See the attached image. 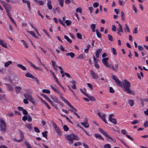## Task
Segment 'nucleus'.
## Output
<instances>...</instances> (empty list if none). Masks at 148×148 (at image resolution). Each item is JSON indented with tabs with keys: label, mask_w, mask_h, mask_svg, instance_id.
<instances>
[{
	"label": "nucleus",
	"mask_w": 148,
	"mask_h": 148,
	"mask_svg": "<svg viewBox=\"0 0 148 148\" xmlns=\"http://www.w3.org/2000/svg\"><path fill=\"white\" fill-rule=\"evenodd\" d=\"M128 103L131 106H132L134 105V101L132 100L129 99L128 100Z\"/></svg>",
	"instance_id": "obj_38"
},
{
	"label": "nucleus",
	"mask_w": 148,
	"mask_h": 148,
	"mask_svg": "<svg viewBox=\"0 0 148 148\" xmlns=\"http://www.w3.org/2000/svg\"><path fill=\"white\" fill-rule=\"evenodd\" d=\"M47 6L49 10H51L52 8V6L51 5V0H47Z\"/></svg>",
	"instance_id": "obj_11"
},
{
	"label": "nucleus",
	"mask_w": 148,
	"mask_h": 148,
	"mask_svg": "<svg viewBox=\"0 0 148 148\" xmlns=\"http://www.w3.org/2000/svg\"><path fill=\"white\" fill-rule=\"evenodd\" d=\"M116 84L119 86L121 87L122 86V84L121 81H120L118 78H117L116 81Z\"/></svg>",
	"instance_id": "obj_17"
},
{
	"label": "nucleus",
	"mask_w": 148,
	"mask_h": 148,
	"mask_svg": "<svg viewBox=\"0 0 148 148\" xmlns=\"http://www.w3.org/2000/svg\"><path fill=\"white\" fill-rule=\"evenodd\" d=\"M43 103L45 104V105L47 107V108L49 109H51V108L49 106V105H48V104L47 103H46L45 101H43Z\"/></svg>",
	"instance_id": "obj_59"
},
{
	"label": "nucleus",
	"mask_w": 148,
	"mask_h": 148,
	"mask_svg": "<svg viewBox=\"0 0 148 148\" xmlns=\"http://www.w3.org/2000/svg\"><path fill=\"white\" fill-rule=\"evenodd\" d=\"M66 56H70V57L72 58H73L75 56V54L73 52H70V53H67L66 54Z\"/></svg>",
	"instance_id": "obj_20"
},
{
	"label": "nucleus",
	"mask_w": 148,
	"mask_h": 148,
	"mask_svg": "<svg viewBox=\"0 0 148 148\" xmlns=\"http://www.w3.org/2000/svg\"><path fill=\"white\" fill-rule=\"evenodd\" d=\"M22 112L23 114L25 115H28V113L27 111L25 109H23V110L22 111Z\"/></svg>",
	"instance_id": "obj_48"
},
{
	"label": "nucleus",
	"mask_w": 148,
	"mask_h": 148,
	"mask_svg": "<svg viewBox=\"0 0 148 148\" xmlns=\"http://www.w3.org/2000/svg\"><path fill=\"white\" fill-rule=\"evenodd\" d=\"M41 95L43 96L46 99H47L49 102V103L51 104H52V103L53 102L47 96L45 95H44L43 94H42Z\"/></svg>",
	"instance_id": "obj_13"
},
{
	"label": "nucleus",
	"mask_w": 148,
	"mask_h": 148,
	"mask_svg": "<svg viewBox=\"0 0 148 148\" xmlns=\"http://www.w3.org/2000/svg\"><path fill=\"white\" fill-rule=\"evenodd\" d=\"M63 129L65 131H67L69 130V128L66 125L63 126Z\"/></svg>",
	"instance_id": "obj_44"
},
{
	"label": "nucleus",
	"mask_w": 148,
	"mask_h": 148,
	"mask_svg": "<svg viewBox=\"0 0 148 148\" xmlns=\"http://www.w3.org/2000/svg\"><path fill=\"white\" fill-rule=\"evenodd\" d=\"M64 23L66 24L67 26H68L71 25V21L66 20L64 21Z\"/></svg>",
	"instance_id": "obj_41"
},
{
	"label": "nucleus",
	"mask_w": 148,
	"mask_h": 148,
	"mask_svg": "<svg viewBox=\"0 0 148 148\" xmlns=\"http://www.w3.org/2000/svg\"><path fill=\"white\" fill-rule=\"evenodd\" d=\"M59 22L63 26H64V27H65L66 25L65 24H64V23H63L62 21L60 19H59Z\"/></svg>",
	"instance_id": "obj_61"
},
{
	"label": "nucleus",
	"mask_w": 148,
	"mask_h": 148,
	"mask_svg": "<svg viewBox=\"0 0 148 148\" xmlns=\"http://www.w3.org/2000/svg\"><path fill=\"white\" fill-rule=\"evenodd\" d=\"M60 97L61 98L62 100L64 102L66 103L68 105L70 103L66 99H64V98L62 96H60Z\"/></svg>",
	"instance_id": "obj_26"
},
{
	"label": "nucleus",
	"mask_w": 148,
	"mask_h": 148,
	"mask_svg": "<svg viewBox=\"0 0 148 148\" xmlns=\"http://www.w3.org/2000/svg\"><path fill=\"white\" fill-rule=\"evenodd\" d=\"M23 2L24 3H26L27 5L28 8L29 9V10H30V5L29 2L27 0H22Z\"/></svg>",
	"instance_id": "obj_15"
},
{
	"label": "nucleus",
	"mask_w": 148,
	"mask_h": 148,
	"mask_svg": "<svg viewBox=\"0 0 148 148\" xmlns=\"http://www.w3.org/2000/svg\"><path fill=\"white\" fill-rule=\"evenodd\" d=\"M42 92L43 93H47L48 94H49L50 93V91L47 89H43L42 90Z\"/></svg>",
	"instance_id": "obj_43"
},
{
	"label": "nucleus",
	"mask_w": 148,
	"mask_h": 148,
	"mask_svg": "<svg viewBox=\"0 0 148 148\" xmlns=\"http://www.w3.org/2000/svg\"><path fill=\"white\" fill-rule=\"evenodd\" d=\"M0 45L6 48H7V43L4 42L3 40H0Z\"/></svg>",
	"instance_id": "obj_12"
},
{
	"label": "nucleus",
	"mask_w": 148,
	"mask_h": 148,
	"mask_svg": "<svg viewBox=\"0 0 148 148\" xmlns=\"http://www.w3.org/2000/svg\"><path fill=\"white\" fill-rule=\"evenodd\" d=\"M56 131V132L57 133V134L59 135H61L62 134L61 132V131L59 128V127H58V128H57L56 129H55Z\"/></svg>",
	"instance_id": "obj_32"
},
{
	"label": "nucleus",
	"mask_w": 148,
	"mask_h": 148,
	"mask_svg": "<svg viewBox=\"0 0 148 148\" xmlns=\"http://www.w3.org/2000/svg\"><path fill=\"white\" fill-rule=\"evenodd\" d=\"M48 132L47 131H45L44 132L42 133V134L43 137L45 138L46 139H47V134Z\"/></svg>",
	"instance_id": "obj_36"
},
{
	"label": "nucleus",
	"mask_w": 148,
	"mask_h": 148,
	"mask_svg": "<svg viewBox=\"0 0 148 148\" xmlns=\"http://www.w3.org/2000/svg\"><path fill=\"white\" fill-rule=\"evenodd\" d=\"M63 0H58L60 5L62 7L63 6Z\"/></svg>",
	"instance_id": "obj_54"
},
{
	"label": "nucleus",
	"mask_w": 148,
	"mask_h": 148,
	"mask_svg": "<svg viewBox=\"0 0 148 148\" xmlns=\"http://www.w3.org/2000/svg\"><path fill=\"white\" fill-rule=\"evenodd\" d=\"M6 86L8 88V90L10 91H12L13 90V89L12 87L9 84H6Z\"/></svg>",
	"instance_id": "obj_25"
},
{
	"label": "nucleus",
	"mask_w": 148,
	"mask_h": 148,
	"mask_svg": "<svg viewBox=\"0 0 148 148\" xmlns=\"http://www.w3.org/2000/svg\"><path fill=\"white\" fill-rule=\"evenodd\" d=\"M111 49L112 50V51L113 54L114 55H116V49L114 48H112Z\"/></svg>",
	"instance_id": "obj_50"
},
{
	"label": "nucleus",
	"mask_w": 148,
	"mask_h": 148,
	"mask_svg": "<svg viewBox=\"0 0 148 148\" xmlns=\"http://www.w3.org/2000/svg\"><path fill=\"white\" fill-rule=\"evenodd\" d=\"M119 4L121 6L124 5L125 4V3L124 2L121 1V0H119Z\"/></svg>",
	"instance_id": "obj_56"
},
{
	"label": "nucleus",
	"mask_w": 148,
	"mask_h": 148,
	"mask_svg": "<svg viewBox=\"0 0 148 148\" xmlns=\"http://www.w3.org/2000/svg\"><path fill=\"white\" fill-rule=\"evenodd\" d=\"M106 116V114H103V115H101V117H100V118L103 121L105 122L106 124H107V122L105 119Z\"/></svg>",
	"instance_id": "obj_18"
},
{
	"label": "nucleus",
	"mask_w": 148,
	"mask_h": 148,
	"mask_svg": "<svg viewBox=\"0 0 148 148\" xmlns=\"http://www.w3.org/2000/svg\"><path fill=\"white\" fill-rule=\"evenodd\" d=\"M24 97L28 100H29L32 98V96L28 93H25L24 94Z\"/></svg>",
	"instance_id": "obj_10"
},
{
	"label": "nucleus",
	"mask_w": 148,
	"mask_h": 148,
	"mask_svg": "<svg viewBox=\"0 0 148 148\" xmlns=\"http://www.w3.org/2000/svg\"><path fill=\"white\" fill-rule=\"evenodd\" d=\"M108 58L107 57L103 58L102 59V63L106 67H109L110 65L108 62Z\"/></svg>",
	"instance_id": "obj_5"
},
{
	"label": "nucleus",
	"mask_w": 148,
	"mask_h": 148,
	"mask_svg": "<svg viewBox=\"0 0 148 148\" xmlns=\"http://www.w3.org/2000/svg\"><path fill=\"white\" fill-rule=\"evenodd\" d=\"M102 51V49H97L96 52V56L97 58L99 57V55L101 52Z\"/></svg>",
	"instance_id": "obj_14"
},
{
	"label": "nucleus",
	"mask_w": 148,
	"mask_h": 148,
	"mask_svg": "<svg viewBox=\"0 0 148 148\" xmlns=\"http://www.w3.org/2000/svg\"><path fill=\"white\" fill-rule=\"evenodd\" d=\"M94 135L96 138H99L103 141L104 140L103 138L100 134H95Z\"/></svg>",
	"instance_id": "obj_16"
},
{
	"label": "nucleus",
	"mask_w": 148,
	"mask_h": 148,
	"mask_svg": "<svg viewBox=\"0 0 148 148\" xmlns=\"http://www.w3.org/2000/svg\"><path fill=\"white\" fill-rule=\"evenodd\" d=\"M109 120L111 122L113 123L114 124H116L117 123V122L116 120L114 118H112L111 119H109Z\"/></svg>",
	"instance_id": "obj_30"
},
{
	"label": "nucleus",
	"mask_w": 148,
	"mask_h": 148,
	"mask_svg": "<svg viewBox=\"0 0 148 148\" xmlns=\"http://www.w3.org/2000/svg\"><path fill=\"white\" fill-rule=\"evenodd\" d=\"M108 38L109 40L111 41H113V38L112 36L110 34L108 35Z\"/></svg>",
	"instance_id": "obj_46"
},
{
	"label": "nucleus",
	"mask_w": 148,
	"mask_h": 148,
	"mask_svg": "<svg viewBox=\"0 0 148 148\" xmlns=\"http://www.w3.org/2000/svg\"><path fill=\"white\" fill-rule=\"evenodd\" d=\"M123 87L127 93L133 95H135L134 92L130 89V83L126 79H125L123 82Z\"/></svg>",
	"instance_id": "obj_1"
},
{
	"label": "nucleus",
	"mask_w": 148,
	"mask_h": 148,
	"mask_svg": "<svg viewBox=\"0 0 148 148\" xmlns=\"http://www.w3.org/2000/svg\"><path fill=\"white\" fill-rule=\"evenodd\" d=\"M28 121L29 122H31L32 121V118L29 115L27 116V119Z\"/></svg>",
	"instance_id": "obj_63"
},
{
	"label": "nucleus",
	"mask_w": 148,
	"mask_h": 148,
	"mask_svg": "<svg viewBox=\"0 0 148 148\" xmlns=\"http://www.w3.org/2000/svg\"><path fill=\"white\" fill-rule=\"evenodd\" d=\"M26 127L29 130L32 129V124L27 123L25 124Z\"/></svg>",
	"instance_id": "obj_34"
},
{
	"label": "nucleus",
	"mask_w": 148,
	"mask_h": 148,
	"mask_svg": "<svg viewBox=\"0 0 148 148\" xmlns=\"http://www.w3.org/2000/svg\"><path fill=\"white\" fill-rule=\"evenodd\" d=\"M144 127L145 128L148 127V123L147 121H146L144 123L143 125Z\"/></svg>",
	"instance_id": "obj_64"
},
{
	"label": "nucleus",
	"mask_w": 148,
	"mask_h": 148,
	"mask_svg": "<svg viewBox=\"0 0 148 148\" xmlns=\"http://www.w3.org/2000/svg\"><path fill=\"white\" fill-rule=\"evenodd\" d=\"M99 5V3L97 2H95L93 3V6L95 8L97 7Z\"/></svg>",
	"instance_id": "obj_47"
},
{
	"label": "nucleus",
	"mask_w": 148,
	"mask_h": 148,
	"mask_svg": "<svg viewBox=\"0 0 148 148\" xmlns=\"http://www.w3.org/2000/svg\"><path fill=\"white\" fill-rule=\"evenodd\" d=\"M36 2L38 3L40 5H44V2L42 1H37V2Z\"/></svg>",
	"instance_id": "obj_52"
},
{
	"label": "nucleus",
	"mask_w": 148,
	"mask_h": 148,
	"mask_svg": "<svg viewBox=\"0 0 148 148\" xmlns=\"http://www.w3.org/2000/svg\"><path fill=\"white\" fill-rule=\"evenodd\" d=\"M26 77H28L33 78L34 76H33L32 74H30L28 73H27L25 74Z\"/></svg>",
	"instance_id": "obj_28"
},
{
	"label": "nucleus",
	"mask_w": 148,
	"mask_h": 148,
	"mask_svg": "<svg viewBox=\"0 0 148 148\" xmlns=\"http://www.w3.org/2000/svg\"><path fill=\"white\" fill-rule=\"evenodd\" d=\"M27 116L24 115L22 117V119L24 121H25L26 120H27Z\"/></svg>",
	"instance_id": "obj_57"
},
{
	"label": "nucleus",
	"mask_w": 148,
	"mask_h": 148,
	"mask_svg": "<svg viewBox=\"0 0 148 148\" xmlns=\"http://www.w3.org/2000/svg\"><path fill=\"white\" fill-rule=\"evenodd\" d=\"M119 29H117V30L118 31H120L121 32H123V28L122 27V25L120 24H119Z\"/></svg>",
	"instance_id": "obj_37"
},
{
	"label": "nucleus",
	"mask_w": 148,
	"mask_h": 148,
	"mask_svg": "<svg viewBox=\"0 0 148 148\" xmlns=\"http://www.w3.org/2000/svg\"><path fill=\"white\" fill-rule=\"evenodd\" d=\"M17 66L20 68H21V69L23 70H26V67L24 66L23 65L21 64H17Z\"/></svg>",
	"instance_id": "obj_22"
},
{
	"label": "nucleus",
	"mask_w": 148,
	"mask_h": 148,
	"mask_svg": "<svg viewBox=\"0 0 148 148\" xmlns=\"http://www.w3.org/2000/svg\"><path fill=\"white\" fill-rule=\"evenodd\" d=\"M0 131L3 133H4L6 131V125L4 121L1 119H0Z\"/></svg>",
	"instance_id": "obj_3"
},
{
	"label": "nucleus",
	"mask_w": 148,
	"mask_h": 148,
	"mask_svg": "<svg viewBox=\"0 0 148 148\" xmlns=\"http://www.w3.org/2000/svg\"><path fill=\"white\" fill-rule=\"evenodd\" d=\"M65 138L68 141L69 144L70 145L73 143V140H78L79 139V138L77 135L73 133L67 135L66 137Z\"/></svg>",
	"instance_id": "obj_2"
},
{
	"label": "nucleus",
	"mask_w": 148,
	"mask_h": 148,
	"mask_svg": "<svg viewBox=\"0 0 148 148\" xmlns=\"http://www.w3.org/2000/svg\"><path fill=\"white\" fill-rule=\"evenodd\" d=\"M34 131L37 133H39L40 132L38 128L37 127H34Z\"/></svg>",
	"instance_id": "obj_58"
},
{
	"label": "nucleus",
	"mask_w": 148,
	"mask_h": 148,
	"mask_svg": "<svg viewBox=\"0 0 148 148\" xmlns=\"http://www.w3.org/2000/svg\"><path fill=\"white\" fill-rule=\"evenodd\" d=\"M90 72L92 76V78L94 79H97L99 77L97 74L95 73L92 70H90Z\"/></svg>",
	"instance_id": "obj_6"
},
{
	"label": "nucleus",
	"mask_w": 148,
	"mask_h": 148,
	"mask_svg": "<svg viewBox=\"0 0 148 148\" xmlns=\"http://www.w3.org/2000/svg\"><path fill=\"white\" fill-rule=\"evenodd\" d=\"M51 98L56 103H60V102L59 101L58 98L56 97H51Z\"/></svg>",
	"instance_id": "obj_27"
},
{
	"label": "nucleus",
	"mask_w": 148,
	"mask_h": 148,
	"mask_svg": "<svg viewBox=\"0 0 148 148\" xmlns=\"http://www.w3.org/2000/svg\"><path fill=\"white\" fill-rule=\"evenodd\" d=\"M109 91L111 93H113L115 91L113 89V88L112 87H110L109 88Z\"/></svg>",
	"instance_id": "obj_53"
},
{
	"label": "nucleus",
	"mask_w": 148,
	"mask_h": 148,
	"mask_svg": "<svg viewBox=\"0 0 148 148\" xmlns=\"http://www.w3.org/2000/svg\"><path fill=\"white\" fill-rule=\"evenodd\" d=\"M64 38L66 39L69 43H71L72 41L71 40L69 39V37L66 35H64Z\"/></svg>",
	"instance_id": "obj_35"
},
{
	"label": "nucleus",
	"mask_w": 148,
	"mask_h": 148,
	"mask_svg": "<svg viewBox=\"0 0 148 148\" xmlns=\"http://www.w3.org/2000/svg\"><path fill=\"white\" fill-rule=\"evenodd\" d=\"M80 91L84 95L86 96H88V95L86 93H85L84 90L81 88H80Z\"/></svg>",
	"instance_id": "obj_55"
},
{
	"label": "nucleus",
	"mask_w": 148,
	"mask_h": 148,
	"mask_svg": "<svg viewBox=\"0 0 148 148\" xmlns=\"http://www.w3.org/2000/svg\"><path fill=\"white\" fill-rule=\"evenodd\" d=\"M81 124L86 128H88L89 127V125L88 123L81 122Z\"/></svg>",
	"instance_id": "obj_24"
},
{
	"label": "nucleus",
	"mask_w": 148,
	"mask_h": 148,
	"mask_svg": "<svg viewBox=\"0 0 148 148\" xmlns=\"http://www.w3.org/2000/svg\"><path fill=\"white\" fill-rule=\"evenodd\" d=\"M19 133L20 134V139H22V140H23V139L24 138V134H23V133L21 131H19Z\"/></svg>",
	"instance_id": "obj_40"
},
{
	"label": "nucleus",
	"mask_w": 148,
	"mask_h": 148,
	"mask_svg": "<svg viewBox=\"0 0 148 148\" xmlns=\"http://www.w3.org/2000/svg\"><path fill=\"white\" fill-rule=\"evenodd\" d=\"M86 97L89 98V100L94 101H95V98L92 96H89L88 95V96Z\"/></svg>",
	"instance_id": "obj_29"
},
{
	"label": "nucleus",
	"mask_w": 148,
	"mask_h": 148,
	"mask_svg": "<svg viewBox=\"0 0 148 148\" xmlns=\"http://www.w3.org/2000/svg\"><path fill=\"white\" fill-rule=\"evenodd\" d=\"M50 87L55 92L57 93H58L60 94V90L59 88L56 86V87H54L53 86L50 85Z\"/></svg>",
	"instance_id": "obj_9"
},
{
	"label": "nucleus",
	"mask_w": 148,
	"mask_h": 148,
	"mask_svg": "<svg viewBox=\"0 0 148 148\" xmlns=\"http://www.w3.org/2000/svg\"><path fill=\"white\" fill-rule=\"evenodd\" d=\"M104 148H111V146L110 144H107L104 145Z\"/></svg>",
	"instance_id": "obj_49"
},
{
	"label": "nucleus",
	"mask_w": 148,
	"mask_h": 148,
	"mask_svg": "<svg viewBox=\"0 0 148 148\" xmlns=\"http://www.w3.org/2000/svg\"><path fill=\"white\" fill-rule=\"evenodd\" d=\"M121 14L122 19L123 20V21H124L125 20V15L123 11L121 12Z\"/></svg>",
	"instance_id": "obj_45"
},
{
	"label": "nucleus",
	"mask_w": 148,
	"mask_h": 148,
	"mask_svg": "<svg viewBox=\"0 0 148 148\" xmlns=\"http://www.w3.org/2000/svg\"><path fill=\"white\" fill-rule=\"evenodd\" d=\"M96 35L97 37L99 38H100L101 37V34L99 33V32L98 31L97 29L96 30Z\"/></svg>",
	"instance_id": "obj_39"
},
{
	"label": "nucleus",
	"mask_w": 148,
	"mask_h": 148,
	"mask_svg": "<svg viewBox=\"0 0 148 148\" xmlns=\"http://www.w3.org/2000/svg\"><path fill=\"white\" fill-rule=\"evenodd\" d=\"M99 132L101 133L104 136H105L106 137L109 138V139L111 140L113 142L115 143L116 140L111 137L109 135L107 134L106 132L103 129H101V128H99Z\"/></svg>",
	"instance_id": "obj_4"
},
{
	"label": "nucleus",
	"mask_w": 148,
	"mask_h": 148,
	"mask_svg": "<svg viewBox=\"0 0 148 148\" xmlns=\"http://www.w3.org/2000/svg\"><path fill=\"white\" fill-rule=\"evenodd\" d=\"M24 143L25 145L27 146V148H29V147H31V146L30 144L29 143H28L27 142H25Z\"/></svg>",
	"instance_id": "obj_62"
},
{
	"label": "nucleus",
	"mask_w": 148,
	"mask_h": 148,
	"mask_svg": "<svg viewBox=\"0 0 148 148\" xmlns=\"http://www.w3.org/2000/svg\"><path fill=\"white\" fill-rule=\"evenodd\" d=\"M5 4L4 7L5 9L6 12H10L11 10L10 6L7 3Z\"/></svg>",
	"instance_id": "obj_8"
},
{
	"label": "nucleus",
	"mask_w": 148,
	"mask_h": 148,
	"mask_svg": "<svg viewBox=\"0 0 148 148\" xmlns=\"http://www.w3.org/2000/svg\"><path fill=\"white\" fill-rule=\"evenodd\" d=\"M68 106L70 108L73 110L74 112V111L77 112V111L76 109H75L72 105L70 103L69 104Z\"/></svg>",
	"instance_id": "obj_33"
},
{
	"label": "nucleus",
	"mask_w": 148,
	"mask_h": 148,
	"mask_svg": "<svg viewBox=\"0 0 148 148\" xmlns=\"http://www.w3.org/2000/svg\"><path fill=\"white\" fill-rule=\"evenodd\" d=\"M95 27L96 25L94 24H92L90 26V27L93 32H95Z\"/></svg>",
	"instance_id": "obj_23"
},
{
	"label": "nucleus",
	"mask_w": 148,
	"mask_h": 148,
	"mask_svg": "<svg viewBox=\"0 0 148 148\" xmlns=\"http://www.w3.org/2000/svg\"><path fill=\"white\" fill-rule=\"evenodd\" d=\"M26 61L29 64H30L31 66L35 69L37 70H40L41 71H42V70L41 68L39 67H37L34 64H33L32 62L29 61V60H26Z\"/></svg>",
	"instance_id": "obj_7"
},
{
	"label": "nucleus",
	"mask_w": 148,
	"mask_h": 148,
	"mask_svg": "<svg viewBox=\"0 0 148 148\" xmlns=\"http://www.w3.org/2000/svg\"><path fill=\"white\" fill-rule=\"evenodd\" d=\"M12 63V61H9L8 62H6L4 64V66L5 67H7L9 66Z\"/></svg>",
	"instance_id": "obj_31"
},
{
	"label": "nucleus",
	"mask_w": 148,
	"mask_h": 148,
	"mask_svg": "<svg viewBox=\"0 0 148 148\" xmlns=\"http://www.w3.org/2000/svg\"><path fill=\"white\" fill-rule=\"evenodd\" d=\"M27 32L29 33L31 35L34 37L37 38V36L34 33V32L32 31H27Z\"/></svg>",
	"instance_id": "obj_21"
},
{
	"label": "nucleus",
	"mask_w": 148,
	"mask_h": 148,
	"mask_svg": "<svg viewBox=\"0 0 148 148\" xmlns=\"http://www.w3.org/2000/svg\"><path fill=\"white\" fill-rule=\"evenodd\" d=\"M109 67L111 68L114 71L116 72L117 71L116 70V69H115V68H114V66L112 65H110V67Z\"/></svg>",
	"instance_id": "obj_51"
},
{
	"label": "nucleus",
	"mask_w": 148,
	"mask_h": 148,
	"mask_svg": "<svg viewBox=\"0 0 148 148\" xmlns=\"http://www.w3.org/2000/svg\"><path fill=\"white\" fill-rule=\"evenodd\" d=\"M32 79H34V80L38 84H39V82L36 77L34 76Z\"/></svg>",
	"instance_id": "obj_60"
},
{
	"label": "nucleus",
	"mask_w": 148,
	"mask_h": 148,
	"mask_svg": "<svg viewBox=\"0 0 148 148\" xmlns=\"http://www.w3.org/2000/svg\"><path fill=\"white\" fill-rule=\"evenodd\" d=\"M76 36L77 37L80 39H82V35L81 34L77 33L76 34Z\"/></svg>",
	"instance_id": "obj_42"
},
{
	"label": "nucleus",
	"mask_w": 148,
	"mask_h": 148,
	"mask_svg": "<svg viewBox=\"0 0 148 148\" xmlns=\"http://www.w3.org/2000/svg\"><path fill=\"white\" fill-rule=\"evenodd\" d=\"M15 91L17 93H19L21 90V88L20 87L17 86L15 87Z\"/></svg>",
	"instance_id": "obj_19"
}]
</instances>
